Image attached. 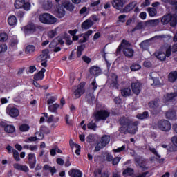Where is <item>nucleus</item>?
<instances>
[{
    "label": "nucleus",
    "instance_id": "1",
    "mask_svg": "<svg viewBox=\"0 0 177 177\" xmlns=\"http://www.w3.org/2000/svg\"><path fill=\"white\" fill-rule=\"evenodd\" d=\"M122 52L126 57H132L133 56V50L131 48V44L127 40H122L117 49V53Z\"/></svg>",
    "mask_w": 177,
    "mask_h": 177
},
{
    "label": "nucleus",
    "instance_id": "2",
    "mask_svg": "<svg viewBox=\"0 0 177 177\" xmlns=\"http://www.w3.org/2000/svg\"><path fill=\"white\" fill-rule=\"evenodd\" d=\"M39 20L44 24H55L57 21V19L49 13H43L39 16Z\"/></svg>",
    "mask_w": 177,
    "mask_h": 177
},
{
    "label": "nucleus",
    "instance_id": "3",
    "mask_svg": "<svg viewBox=\"0 0 177 177\" xmlns=\"http://www.w3.org/2000/svg\"><path fill=\"white\" fill-rule=\"evenodd\" d=\"M171 56V47L166 48L165 47H162L158 53H156V57L161 62H164L167 57Z\"/></svg>",
    "mask_w": 177,
    "mask_h": 177
},
{
    "label": "nucleus",
    "instance_id": "4",
    "mask_svg": "<svg viewBox=\"0 0 177 177\" xmlns=\"http://www.w3.org/2000/svg\"><path fill=\"white\" fill-rule=\"evenodd\" d=\"M156 128L163 132L171 131V122L167 120H160L156 124Z\"/></svg>",
    "mask_w": 177,
    "mask_h": 177
},
{
    "label": "nucleus",
    "instance_id": "5",
    "mask_svg": "<svg viewBox=\"0 0 177 177\" xmlns=\"http://www.w3.org/2000/svg\"><path fill=\"white\" fill-rule=\"evenodd\" d=\"M108 143H110V136L107 135L103 136L101 138L100 142L95 146V151H100L102 149H104V147H106V146H107Z\"/></svg>",
    "mask_w": 177,
    "mask_h": 177
},
{
    "label": "nucleus",
    "instance_id": "6",
    "mask_svg": "<svg viewBox=\"0 0 177 177\" xmlns=\"http://www.w3.org/2000/svg\"><path fill=\"white\" fill-rule=\"evenodd\" d=\"M84 93H85V82H82L77 86V88L73 92V97L74 99H78L81 97V95H84Z\"/></svg>",
    "mask_w": 177,
    "mask_h": 177
},
{
    "label": "nucleus",
    "instance_id": "7",
    "mask_svg": "<svg viewBox=\"0 0 177 177\" xmlns=\"http://www.w3.org/2000/svg\"><path fill=\"white\" fill-rule=\"evenodd\" d=\"M127 125H128L127 129L129 133L135 135L138 132V125L139 124L138 122H130L129 120L126 118Z\"/></svg>",
    "mask_w": 177,
    "mask_h": 177
},
{
    "label": "nucleus",
    "instance_id": "8",
    "mask_svg": "<svg viewBox=\"0 0 177 177\" xmlns=\"http://www.w3.org/2000/svg\"><path fill=\"white\" fill-rule=\"evenodd\" d=\"M6 113L10 115V117L15 118V117H19L20 112L17 108L12 105H8L6 109Z\"/></svg>",
    "mask_w": 177,
    "mask_h": 177
},
{
    "label": "nucleus",
    "instance_id": "9",
    "mask_svg": "<svg viewBox=\"0 0 177 177\" xmlns=\"http://www.w3.org/2000/svg\"><path fill=\"white\" fill-rule=\"evenodd\" d=\"M95 117L96 120H97V121H100V120H107V118L110 117V112L106 110H102V111H97L95 113Z\"/></svg>",
    "mask_w": 177,
    "mask_h": 177
},
{
    "label": "nucleus",
    "instance_id": "10",
    "mask_svg": "<svg viewBox=\"0 0 177 177\" xmlns=\"http://www.w3.org/2000/svg\"><path fill=\"white\" fill-rule=\"evenodd\" d=\"M108 82L112 88L116 87L118 85V77L117 75L112 73L109 76Z\"/></svg>",
    "mask_w": 177,
    "mask_h": 177
},
{
    "label": "nucleus",
    "instance_id": "11",
    "mask_svg": "<svg viewBox=\"0 0 177 177\" xmlns=\"http://www.w3.org/2000/svg\"><path fill=\"white\" fill-rule=\"evenodd\" d=\"M133 93L135 95H139L142 91V84L139 82H135L131 84Z\"/></svg>",
    "mask_w": 177,
    "mask_h": 177
},
{
    "label": "nucleus",
    "instance_id": "12",
    "mask_svg": "<svg viewBox=\"0 0 177 177\" xmlns=\"http://www.w3.org/2000/svg\"><path fill=\"white\" fill-rule=\"evenodd\" d=\"M28 163L30 168L31 169H34L35 168V164H37V158L35 157V154L30 153L28 155Z\"/></svg>",
    "mask_w": 177,
    "mask_h": 177
},
{
    "label": "nucleus",
    "instance_id": "13",
    "mask_svg": "<svg viewBox=\"0 0 177 177\" xmlns=\"http://www.w3.org/2000/svg\"><path fill=\"white\" fill-rule=\"evenodd\" d=\"M50 59V55H49V50L45 49L43 50L41 55H40L37 58V62H44V60H48Z\"/></svg>",
    "mask_w": 177,
    "mask_h": 177
},
{
    "label": "nucleus",
    "instance_id": "14",
    "mask_svg": "<svg viewBox=\"0 0 177 177\" xmlns=\"http://www.w3.org/2000/svg\"><path fill=\"white\" fill-rule=\"evenodd\" d=\"M127 118H122L120 120V124L122 127L120 128V131L122 133H128V125L127 124Z\"/></svg>",
    "mask_w": 177,
    "mask_h": 177
},
{
    "label": "nucleus",
    "instance_id": "15",
    "mask_svg": "<svg viewBox=\"0 0 177 177\" xmlns=\"http://www.w3.org/2000/svg\"><path fill=\"white\" fill-rule=\"evenodd\" d=\"M93 25V21H92V19L89 18L86 21H84V22H82L81 27L83 30H89V28H91V27Z\"/></svg>",
    "mask_w": 177,
    "mask_h": 177
},
{
    "label": "nucleus",
    "instance_id": "16",
    "mask_svg": "<svg viewBox=\"0 0 177 177\" xmlns=\"http://www.w3.org/2000/svg\"><path fill=\"white\" fill-rule=\"evenodd\" d=\"M175 97H177V93L167 94L164 96L163 102L167 103V102H174Z\"/></svg>",
    "mask_w": 177,
    "mask_h": 177
},
{
    "label": "nucleus",
    "instance_id": "17",
    "mask_svg": "<svg viewBox=\"0 0 177 177\" xmlns=\"http://www.w3.org/2000/svg\"><path fill=\"white\" fill-rule=\"evenodd\" d=\"M102 73V70L100 68L94 66L90 68V73L91 75H94L95 77H98V75H100Z\"/></svg>",
    "mask_w": 177,
    "mask_h": 177
},
{
    "label": "nucleus",
    "instance_id": "18",
    "mask_svg": "<svg viewBox=\"0 0 177 177\" xmlns=\"http://www.w3.org/2000/svg\"><path fill=\"white\" fill-rule=\"evenodd\" d=\"M68 175L71 177H82V171L73 169L68 171Z\"/></svg>",
    "mask_w": 177,
    "mask_h": 177
},
{
    "label": "nucleus",
    "instance_id": "19",
    "mask_svg": "<svg viewBox=\"0 0 177 177\" xmlns=\"http://www.w3.org/2000/svg\"><path fill=\"white\" fill-rule=\"evenodd\" d=\"M46 69L42 68L39 73L34 75L35 81H39V80H44V77H45V72Z\"/></svg>",
    "mask_w": 177,
    "mask_h": 177
},
{
    "label": "nucleus",
    "instance_id": "20",
    "mask_svg": "<svg viewBox=\"0 0 177 177\" xmlns=\"http://www.w3.org/2000/svg\"><path fill=\"white\" fill-rule=\"evenodd\" d=\"M55 15L57 17H59V19H62V17H64L66 15V11L64 10V8L63 6L58 7Z\"/></svg>",
    "mask_w": 177,
    "mask_h": 177
},
{
    "label": "nucleus",
    "instance_id": "21",
    "mask_svg": "<svg viewBox=\"0 0 177 177\" xmlns=\"http://www.w3.org/2000/svg\"><path fill=\"white\" fill-rule=\"evenodd\" d=\"M112 6L115 8V9L120 10L122 6H124V3H122V1L121 0H113L111 1Z\"/></svg>",
    "mask_w": 177,
    "mask_h": 177
},
{
    "label": "nucleus",
    "instance_id": "22",
    "mask_svg": "<svg viewBox=\"0 0 177 177\" xmlns=\"http://www.w3.org/2000/svg\"><path fill=\"white\" fill-rule=\"evenodd\" d=\"M35 50L36 48L34 45H28L25 48V53L26 55H32L35 52Z\"/></svg>",
    "mask_w": 177,
    "mask_h": 177
},
{
    "label": "nucleus",
    "instance_id": "23",
    "mask_svg": "<svg viewBox=\"0 0 177 177\" xmlns=\"http://www.w3.org/2000/svg\"><path fill=\"white\" fill-rule=\"evenodd\" d=\"M8 23L9 26H16V24H17V18H16V16L15 15H11L8 17Z\"/></svg>",
    "mask_w": 177,
    "mask_h": 177
},
{
    "label": "nucleus",
    "instance_id": "24",
    "mask_svg": "<svg viewBox=\"0 0 177 177\" xmlns=\"http://www.w3.org/2000/svg\"><path fill=\"white\" fill-rule=\"evenodd\" d=\"M44 117L47 118V122L48 124H50V122H59V118H55L53 115H50L48 118V113H44Z\"/></svg>",
    "mask_w": 177,
    "mask_h": 177
},
{
    "label": "nucleus",
    "instance_id": "25",
    "mask_svg": "<svg viewBox=\"0 0 177 177\" xmlns=\"http://www.w3.org/2000/svg\"><path fill=\"white\" fill-rule=\"evenodd\" d=\"M62 8H65L67 10H73L74 9V6L71 3L68 1H62Z\"/></svg>",
    "mask_w": 177,
    "mask_h": 177
},
{
    "label": "nucleus",
    "instance_id": "26",
    "mask_svg": "<svg viewBox=\"0 0 177 177\" xmlns=\"http://www.w3.org/2000/svg\"><path fill=\"white\" fill-rule=\"evenodd\" d=\"M135 6H136V1L130 3L124 8V12L129 13V12H131V10H132Z\"/></svg>",
    "mask_w": 177,
    "mask_h": 177
},
{
    "label": "nucleus",
    "instance_id": "27",
    "mask_svg": "<svg viewBox=\"0 0 177 177\" xmlns=\"http://www.w3.org/2000/svg\"><path fill=\"white\" fill-rule=\"evenodd\" d=\"M171 14H168L166 15H164L161 19H160V21L162 23V24H168V23H169L170 20H171Z\"/></svg>",
    "mask_w": 177,
    "mask_h": 177
},
{
    "label": "nucleus",
    "instance_id": "28",
    "mask_svg": "<svg viewBox=\"0 0 177 177\" xmlns=\"http://www.w3.org/2000/svg\"><path fill=\"white\" fill-rule=\"evenodd\" d=\"M43 169H44V171H50V172L52 174V175L56 174V172H57L56 167H50L48 165H44L43 167Z\"/></svg>",
    "mask_w": 177,
    "mask_h": 177
},
{
    "label": "nucleus",
    "instance_id": "29",
    "mask_svg": "<svg viewBox=\"0 0 177 177\" xmlns=\"http://www.w3.org/2000/svg\"><path fill=\"white\" fill-rule=\"evenodd\" d=\"M166 117L168 120H175L176 117V113L175 111H168L166 113Z\"/></svg>",
    "mask_w": 177,
    "mask_h": 177
},
{
    "label": "nucleus",
    "instance_id": "30",
    "mask_svg": "<svg viewBox=\"0 0 177 177\" xmlns=\"http://www.w3.org/2000/svg\"><path fill=\"white\" fill-rule=\"evenodd\" d=\"M25 29L28 32H35V30H36L35 25H34V24L32 23L28 24L25 27Z\"/></svg>",
    "mask_w": 177,
    "mask_h": 177
},
{
    "label": "nucleus",
    "instance_id": "31",
    "mask_svg": "<svg viewBox=\"0 0 177 177\" xmlns=\"http://www.w3.org/2000/svg\"><path fill=\"white\" fill-rule=\"evenodd\" d=\"M53 6V5L52 4V1L50 0H46L43 3V8L46 10H49V9H52Z\"/></svg>",
    "mask_w": 177,
    "mask_h": 177
},
{
    "label": "nucleus",
    "instance_id": "32",
    "mask_svg": "<svg viewBox=\"0 0 177 177\" xmlns=\"http://www.w3.org/2000/svg\"><path fill=\"white\" fill-rule=\"evenodd\" d=\"M134 170L132 168H127L126 169H124L122 172V175L124 176H132V175H133L134 173Z\"/></svg>",
    "mask_w": 177,
    "mask_h": 177
},
{
    "label": "nucleus",
    "instance_id": "33",
    "mask_svg": "<svg viewBox=\"0 0 177 177\" xmlns=\"http://www.w3.org/2000/svg\"><path fill=\"white\" fill-rule=\"evenodd\" d=\"M122 95L124 96V97H128V96H131V93H132V91H131V88H122L121 90Z\"/></svg>",
    "mask_w": 177,
    "mask_h": 177
},
{
    "label": "nucleus",
    "instance_id": "34",
    "mask_svg": "<svg viewBox=\"0 0 177 177\" xmlns=\"http://www.w3.org/2000/svg\"><path fill=\"white\" fill-rule=\"evenodd\" d=\"M177 80V71L171 72L169 74V81L170 82H175Z\"/></svg>",
    "mask_w": 177,
    "mask_h": 177
},
{
    "label": "nucleus",
    "instance_id": "35",
    "mask_svg": "<svg viewBox=\"0 0 177 177\" xmlns=\"http://www.w3.org/2000/svg\"><path fill=\"white\" fill-rule=\"evenodd\" d=\"M150 27H157L160 24V19H151L147 22Z\"/></svg>",
    "mask_w": 177,
    "mask_h": 177
},
{
    "label": "nucleus",
    "instance_id": "36",
    "mask_svg": "<svg viewBox=\"0 0 177 177\" xmlns=\"http://www.w3.org/2000/svg\"><path fill=\"white\" fill-rule=\"evenodd\" d=\"M25 0H16L14 6L16 9H21L24 5Z\"/></svg>",
    "mask_w": 177,
    "mask_h": 177
},
{
    "label": "nucleus",
    "instance_id": "37",
    "mask_svg": "<svg viewBox=\"0 0 177 177\" xmlns=\"http://www.w3.org/2000/svg\"><path fill=\"white\" fill-rule=\"evenodd\" d=\"M149 106L151 110H157L160 106V104L158 103V101H152L149 103Z\"/></svg>",
    "mask_w": 177,
    "mask_h": 177
},
{
    "label": "nucleus",
    "instance_id": "38",
    "mask_svg": "<svg viewBox=\"0 0 177 177\" xmlns=\"http://www.w3.org/2000/svg\"><path fill=\"white\" fill-rule=\"evenodd\" d=\"M93 34V30H89L86 32L83 33L82 36L84 37V40L82 41L83 42H86L88 41L89 37H91V35Z\"/></svg>",
    "mask_w": 177,
    "mask_h": 177
},
{
    "label": "nucleus",
    "instance_id": "39",
    "mask_svg": "<svg viewBox=\"0 0 177 177\" xmlns=\"http://www.w3.org/2000/svg\"><path fill=\"white\" fill-rule=\"evenodd\" d=\"M59 107H60V105H59L58 104H54L52 105H49L48 110L51 113H56V111H57V109H59Z\"/></svg>",
    "mask_w": 177,
    "mask_h": 177
},
{
    "label": "nucleus",
    "instance_id": "40",
    "mask_svg": "<svg viewBox=\"0 0 177 177\" xmlns=\"http://www.w3.org/2000/svg\"><path fill=\"white\" fill-rule=\"evenodd\" d=\"M84 49H85V45L84 44H82L77 47V56L78 57H81V56L82 55V52L84 51Z\"/></svg>",
    "mask_w": 177,
    "mask_h": 177
},
{
    "label": "nucleus",
    "instance_id": "41",
    "mask_svg": "<svg viewBox=\"0 0 177 177\" xmlns=\"http://www.w3.org/2000/svg\"><path fill=\"white\" fill-rule=\"evenodd\" d=\"M4 130L6 132H8V133H13V132L16 131V129L15 128V126L7 125L5 127Z\"/></svg>",
    "mask_w": 177,
    "mask_h": 177
},
{
    "label": "nucleus",
    "instance_id": "42",
    "mask_svg": "<svg viewBox=\"0 0 177 177\" xmlns=\"http://www.w3.org/2000/svg\"><path fill=\"white\" fill-rule=\"evenodd\" d=\"M149 117V113L147 111H145L143 113H140L136 115V118L138 120H145L146 118H148Z\"/></svg>",
    "mask_w": 177,
    "mask_h": 177
},
{
    "label": "nucleus",
    "instance_id": "43",
    "mask_svg": "<svg viewBox=\"0 0 177 177\" xmlns=\"http://www.w3.org/2000/svg\"><path fill=\"white\" fill-rule=\"evenodd\" d=\"M170 22V26L171 27H175L177 24V16L176 15H171V20L169 21Z\"/></svg>",
    "mask_w": 177,
    "mask_h": 177
},
{
    "label": "nucleus",
    "instance_id": "44",
    "mask_svg": "<svg viewBox=\"0 0 177 177\" xmlns=\"http://www.w3.org/2000/svg\"><path fill=\"white\" fill-rule=\"evenodd\" d=\"M86 99H87L88 102L91 104H93V103H95V102H96V100L95 98V95H93V94L87 95H86Z\"/></svg>",
    "mask_w": 177,
    "mask_h": 177
},
{
    "label": "nucleus",
    "instance_id": "45",
    "mask_svg": "<svg viewBox=\"0 0 177 177\" xmlns=\"http://www.w3.org/2000/svg\"><path fill=\"white\" fill-rule=\"evenodd\" d=\"M147 10L149 16H151V17H154V16L157 15V10H156V8H149Z\"/></svg>",
    "mask_w": 177,
    "mask_h": 177
},
{
    "label": "nucleus",
    "instance_id": "46",
    "mask_svg": "<svg viewBox=\"0 0 177 177\" xmlns=\"http://www.w3.org/2000/svg\"><path fill=\"white\" fill-rule=\"evenodd\" d=\"M19 129L21 132H27L28 131H30V126L28 124H24L20 126Z\"/></svg>",
    "mask_w": 177,
    "mask_h": 177
},
{
    "label": "nucleus",
    "instance_id": "47",
    "mask_svg": "<svg viewBox=\"0 0 177 177\" xmlns=\"http://www.w3.org/2000/svg\"><path fill=\"white\" fill-rule=\"evenodd\" d=\"M149 150L151 151V153H153V154L156 156V157H158V158H161V156H160V154H158L156 148H154L153 147H149Z\"/></svg>",
    "mask_w": 177,
    "mask_h": 177
},
{
    "label": "nucleus",
    "instance_id": "48",
    "mask_svg": "<svg viewBox=\"0 0 177 177\" xmlns=\"http://www.w3.org/2000/svg\"><path fill=\"white\" fill-rule=\"evenodd\" d=\"M8 40V35L5 32L0 33V42H5Z\"/></svg>",
    "mask_w": 177,
    "mask_h": 177
},
{
    "label": "nucleus",
    "instance_id": "49",
    "mask_svg": "<svg viewBox=\"0 0 177 177\" xmlns=\"http://www.w3.org/2000/svg\"><path fill=\"white\" fill-rule=\"evenodd\" d=\"M141 68H142V66L138 64H133L131 66V71H138V70H140Z\"/></svg>",
    "mask_w": 177,
    "mask_h": 177
},
{
    "label": "nucleus",
    "instance_id": "50",
    "mask_svg": "<svg viewBox=\"0 0 177 177\" xmlns=\"http://www.w3.org/2000/svg\"><path fill=\"white\" fill-rule=\"evenodd\" d=\"M140 48H142V49H144V50L147 49V48H149V41L145 40L142 41V43H140Z\"/></svg>",
    "mask_w": 177,
    "mask_h": 177
},
{
    "label": "nucleus",
    "instance_id": "51",
    "mask_svg": "<svg viewBox=\"0 0 177 177\" xmlns=\"http://www.w3.org/2000/svg\"><path fill=\"white\" fill-rule=\"evenodd\" d=\"M87 127L88 129H93L95 131L96 130V123L93 122V121H91L87 124Z\"/></svg>",
    "mask_w": 177,
    "mask_h": 177
},
{
    "label": "nucleus",
    "instance_id": "52",
    "mask_svg": "<svg viewBox=\"0 0 177 177\" xmlns=\"http://www.w3.org/2000/svg\"><path fill=\"white\" fill-rule=\"evenodd\" d=\"M13 158L15 161H20V156H19V151L17 150H13Z\"/></svg>",
    "mask_w": 177,
    "mask_h": 177
},
{
    "label": "nucleus",
    "instance_id": "53",
    "mask_svg": "<svg viewBox=\"0 0 177 177\" xmlns=\"http://www.w3.org/2000/svg\"><path fill=\"white\" fill-rule=\"evenodd\" d=\"M143 28V22H139L137 26L132 30V32H135V31L138 30H142Z\"/></svg>",
    "mask_w": 177,
    "mask_h": 177
},
{
    "label": "nucleus",
    "instance_id": "54",
    "mask_svg": "<svg viewBox=\"0 0 177 177\" xmlns=\"http://www.w3.org/2000/svg\"><path fill=\"white\" fill-rule=\"evenodd\" d=\"M8 50V46L6 44H3L0 45V53H5Z\"/></svg>",
    "mask_w": 177,
    "mask_h": 177
},
{
    "label": "nucleus",
    "instance_id": "55",
    "mask_svg": "<svg viewBox=\"0 0 177 177\" xmlns=\"http://www.w3.org/2000/svg\"><path fill=\"white\" fill-rule=\"evenodd\" d=\"M56 34H57V32H56V30H52L48 32V35L49 38H54L55 37H56Z\"/></svg>",
    "mask_w": 177,
    "mask_h": 177
},
{
    "label": "nucleus",
    "instance_id": "56",
    "mask_svg": "<svg viewBox=\"0 0 177 177\" xmlns=\"http://www.w3.org/2000/svg\"><path fill=\"white\" fill-rule=\"evenodd\" d=\"M22 8L24 9V10H30V9H31V4L28 2L26 3V1H24Z\"/></svg>",
    "mask_w": 177,
    "mask_h": 177
},
{
    "label": "nucleus",
    "instance_id": "57",
    "mask_svg": "<svg viewBox=\"0 0 177 177\" xmlns=\"http://www.w3.org/2000/svg\"><path fill=\"white\" fill-rule=\"evenodd\" d=\"M57 99V97H51L47 100V104H48L49 106H50V104H53V103L56 102Z\"/></svg>",
    "mask_w": 177,
    "mask_h": 177
},
{
    "label": "nucleus",
    "instance_id": "58",
    "mask_svg": "<svg viewBox=\"0 0 177 177\" xmlns=\"http://www.w3.org/2000/svg\"><path fill=\"white\" fill-rule=\"evenodd\" d=\"M35 136L37 140H42L44 139V133L41 132H37Z\"/></svg>",
    "mask_w": 177,
    "mask_h": 177
},
{
    "label": "nucleus",
    "instance_id": "59",
    "mask_svg": "<svg viewBox=\"0 0 177 177\" xmlns=\"http://www.w3.org/2000/svg\"><path fill=\"white\" fill-rule=\"evenodd\" d=\"M66 124L71 125L73 124V120L70 119V115H66L65 116Z\"/></svg>",
    "mask_w": 177,
    "mask_h": 177
},
{
    "label": "nucleus",
    "instance_id": "60",
    "mask_svg": "<svg viewBox=\"0 0 177 177\" xmlns=\"http://www.w3.org/2000/svg\"><path fill=\"white\" fill-rule=\"evenodd\" d=\"M125 150V145H122L120 147L113 149L114 153H121V151H124Z\"/></svg>",
    "mask_w": 177,
    "mask_h": 177
},
{
    "label": "nucleus",
    "instance_id": "61",
    "mask_svg": "<svg viewBox=\"0 0 177 177\" xmlns=\"http://www.w3.org/2000/svg\"><path fill=\"white\" fill-rule=\"evenodd\" d=\"M139 167H140V168H142V169H145V167L146 165V162H145V160H138L137 161Z\"/></svg>",
    "mask_w": 177,
    "mask_h": 177
},
{
    "label": "nucleus",
    "instance_id": "62",
    "mask_svg": "<svg viewBox=\"0 0 177 177\" xmlns=\"http://www.w3.org/2000/svg\"><path fill=\"white\" fill-rule=\"evenodd\" d=\"M106 161H109V162H111V161H113V156H111L110 153H106Z\"/></svg>",
    "mask_w": 177,
    "mask_h": 177
},
{
    "label": "nucleus",
    "instance_id": "63",
    "mask_svg": "<svg viewBox=\"0 0 177 177\" xmlns=\"http://www.w3.org/2000/svg\"><path fill=\"white\" fill-rule=\"evenodd\" d=\"M82 60L84 61L85 63H86L87 64H89V63H91V58H89L88 56L86 55H84L82 57Z\"/></svg>",
    "mask_w": 177,
    "mask_h": 177
},
{
    "label": "nucleus",
    "instance_id": "64",
    "mask_svg": "<svg viewBox=\"0 0 177 177\" xmlns=\"http://www.w3.org/2000/svg\"><path fill=\"white\" fill-rule=\"evenodd\" d=\"M121 160V158L120 157H116L113 159V165H117L118 162H120V160Z\"/></svg>",
    "mask_w": 177,
    "mask_h": 177
}]
</instances>
